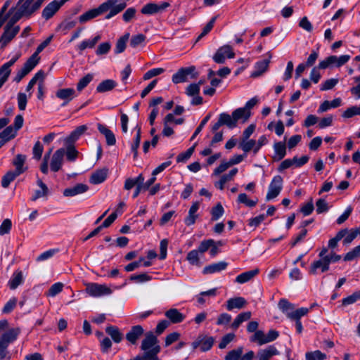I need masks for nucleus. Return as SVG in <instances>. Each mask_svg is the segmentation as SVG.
<instances>
[{
    "instance_id": "f257e3e1",
    "label": "nucleus",
    "mask_w": 360,
    "mask_h": 360,
    "mask_svg": "<svg viewBox=\"0 0 360 360\" xmlns=\"http://www.w3.org/2000/svg\"><path fill=\"white\" fill-rule=\"evenodd\" d=\"M117 0H108L101 4L98 8L91 9L79 17V21L81 23H85L87 21L96 18L101 14L110 10L109 13L105 16L106 19H110L117 13L122 11L127 6L125 2L117 4Z\"/></svg>"
},
{
    "instance_id": "f03ea898",
    "label": "nucleus",
    "mask_w": 360,
    "mask_h": 360,
    "mask_svg": "<svg viewBox=\"0 0 360 360\" xmlns=\"http://www.w3.org/2000/svg\"><path fill=\"white\" fill-rule=\"evenodd\" d=\"M140 349L144 352L143 355L148 360H160L158 354L160 352L161 347L157 336L153 332L149 331L145 334Z\"/></svg>"
},
{
    "instance_id": "7ed1b4c3",
    "label": "nucleus",
    "mask_w": 360,
    "mask_h": 360,
    "mask_svg": "<svg viewBox=\"0 0 360 360\" xmlns=\"http://www.w3.org/2000/svg\"><path fill=\"white\" fill-rule=\"evenodd\" d=\"M20 333L19 328H11L0 336V360H10L11 354L8 348L13 342Z\"/></svg>"
},
{
    "instance_id": "20e7f679",
    "label": "nucleus",
    "mask_w": 360,
    "mask_h": 360,
    "mask_svg": "<svg viewBox=\"0 0 360 360\" xmlns=\"http://www.w3.org/2000/svg\"><path fill=\"white\" fill-rule=\"evenodd\" d=\"M278 307L279 309L290 320L301 318L302 316L307 315L309 311V309L306 307H301L295 309V305L285 298L279 300Z\"/></svg>"
},
{
    "instance_id": "39448f33",
    "label": "nucleus",
    "mask_w": 360,
    "mask_h": 360,
    "mask_svg": "<svg viewBox=\"0 0 360 360\" xmlns=\"http://www.w3.org/2000/svg\"><path fill=\"white\" fill-rule=\"evenodd\" d=\"M214 343V338L204 333L198 335L191 343L193 349H200V352H205L211 349Z\"/></svg>"
},
{
    "instance_id": "423d86ee",
    "label": "nucleus",
    "mask_w": 360,
    "mask_h": 360,
    "mask_svg": "<svg viewBox=\"0 0 360 360\" xmlns=\"http://www.w3.org/2000/svg\"><path fill=\"white\" fill-rule=\"evenodd\" d=\"M86 292L91 297H101L112 293L111 289L105 285L96 283H87L86 285Z\"/></svg>"
},
{
    "instance_id": "0eeeda50",
    "label": "nucleus",
    "mask_w": 360,
    "mask_h": 360,
    "mask_svg": "<svg viewBox=\"0 0 360 360\" xmlns=\"http://www.w3.org/2000/svg\"><path fill=\"white\" fill-rule=\"evenodd\" d=\"M195 71V68L194 66L182 68L179 69L177 72L173 75L172 82L174 84L185 82L187 81L188 75H191V78H195L198 76V73Z\"/></svg>"
},
{
    "instance_id": "6e6552de",
    "label": "nucleus",
    "mask_w": 360,
    "mask_h": 360,
    "mask_svg": "<svg viewBox=\"0 0 360 360\" xmlns=\"http://www.w3.org/2000/svg\"><path fill=\"white\" fill-rule=\"evenodd\" d=\"M283 178L280 175H276L273 178L266 196V200H272L279 195L283 188Z\"/></svg>"
},
{
    "instance_id": "1a4fd4ad",
    "label": "nucleus",
    "mask_w": 360,
    "mask_h": 360,
    "mask_svg": "<svg viewBox=\"0 0 360 360\" xmlns=\"http://www.w3.org/2000/svg\"><path fill=\"white\" fill-rule=\"evenodd\" d=\"M169 6L170 4L166 1L162 2L160 4L150 2L141 8V13L143 15H154L162 13Z\"/></svg>"
},
{
    "instance_id": "9d476101",
    "label": "nucleus",
    "mask_w": 360,
    "mask_h": 360,
    "mask_svg": "<svg viewBox=\"0 0 360 360\" xmlns=\"http://www.w3.org/2000/svg\"><path fill=\"white\" fill-rule=\"evenodd\" d=\"M234 56L235 53L232 47L229 45H224L217 49L213 56V60L218 64H223L226 60V58H233Z\"/></svg>"
},
{
    "instance_id": "9b49d317",
    "label": "nucleus",
    "mask_w": 360,
    "mask_h": 360,
    "mask_svg": "<svg viewBox=\"0 0 360 360\" xmlns=\"http://www.w3.org/2000/svg\"><path fill=\"white\" fill-rule=\"evenodd\" d=\"M20 27H15L6 25L4 31L0 37V48L4 49L19 32Z\"/></svg>"
},
{
    "instance_id": "f8f14e48",
    "label": "nucleus",
    "mask_w": 360,
    "mask_h": 360,
    "mask_svg": "<svg viewBox=\"0 0 360 360\" xmlns=\"http://www.w3.org/2000/svg\"><path fill=\"white\" fill-rule=\"evenodd\" d=\"M143 334V328L141 325H136L132 326L127 333L125 338L130 344L135 345Z\"/></svg>"
},
{
    "instance_id": "ddd939ff",
    "label": "nucleus",
    "mask_w": 360,
    "mask_h": 360,
    "mask_svg": "<svg viewBox=\"0 0 360 360\" xmlns=\"http://www.w3.org/2000/svg\"><path fill=\"white\" fill-rule=\"evenodd\" d=\"M37 1L34 2V0H19L18 3V6H19V9L21 10L24 14H25V17L30 18L35 11H37L39 8L36 7Z\"/></svg>"
},
{
    "instance_id": "4468645a",
    "label": "nucleus",
    "mask_w": 360,
    "mask_h": 360,
    "mask_svg": "<svg viewBox=\"0 0 360 360\" xmlns=\"http://www.w3.org/2000/svg\"><path fill=\"white\" fill-rule=\"evenodd\" d=\"M65 153V148H60L53 153L50 164L51 169L53 172H57L62 167Z\"/></svg>"
},
{
    "instance_id": "2eb2a0df",
    "label": "nucleus",
    "mask_w": 360,
    "mask_h": 360,
    "mask_svg": "<svg viewBox=\"0 0 360 360\" xmlns=\"http://www.w3.org/2000/svg\"><path fill=\"white\" fill-rule=\"evenodd\" d=\"M37 65V63L34 60L29 58L24 63L23 67L18 71L14 78V81L20 82L22 79L30 73Z\"/></svg>"
},
{
    "instance_id": "dca6fc26",
    "label": "nucleus",
    "mask_w": 360,
    "mask_h": 360,
    "mask_svg": "<svg viewBox=\"0 0 360 360\" xmlns=\"http://www.w3.org/2000/svg\"><path fill=\"white\" fill-rule=\"evenodd\" d=\"M279 354V352L274 345H269L264 349H259L257 353V360H271L273 356Z\"/></svg>"
},
{
    "instance_id": "f3484780",
    "label": "nucleus",
    "mask_w": 360,
    "mask_h": 360,
    "mask_svg": "<svg viewBox=\"0 0 360 360\" xmlns=\"http://www.w3.org/2000/svg\"><path fill=\"white\" fill-rule=\"evenodd\" d=\"M56 96L64 101L62 105L65 106L76 96L75 90L72 88L60 89L56 91Z\"/></svg>"
},
{
    "instance_id": "a211bd4d",
    "label": "nucleus",
    "mask_w": 360,
    "mask_h": 360,
    "mask_svg": "<svg viewBox=\"0 0 360 360\" xmlns=\"http://www.w3.org/2000/svg\"><path fill=\"white\" fill-rule=\"evenodd\" d=\"M60 5L58 4V0H54L50 2L42 11L41 16L46 20L51 18L57 11L60 8Z\"/></svg>"
},
{
    "instance_id": "6ab92c4d",
    "label": "nucleus",
    "mask_w": 360,
    "mask_h": 360,
    "mask_svg": "<svg viewBox=\"0 0 360 360\" xmlns=\"http://www.w3.org/2000/svg\"><path fill=\"white\" fill-rule=\"evenodd\" d=\"M89 190V186L84 184H77L73 187L67 188L63 191V195L72 197L78 194L84 193Z\"/></svg>"
},
{
    "instance_id": "aec40b11",
    "label": "nucleus",
    "mask_w": 360,
    "mask_h": 360,
    "mask_svg": "<svg viewBox=\"0 0 360 360\" xmlns=\"http://www.w3.org/2000/svg\"><path fill=\"white\" fill-rule=\"evenodd\" d=\"M98 130L104 135L106 139V143L108 146H114L116 143V139L113 132L106 126L98 123L97 124Z\"/></svg>"
},
{
    "instance_id": "412c9836",
    "label": "nucleus",
    "mask_w": 360,
    "mask_h": 360,
    "mask_svg": "<svg viewBox=\"0 0 360 360\" xmlns=\"http://www.w3.org/2000/svg\"><path fill=\"white\" fill-rule=\"evenodd\" d=\"M329 260L327 257L321 258L311 264L309 273L315 274L318 269H321L322 272H325L329 269Z\"/></svg>"
},
{
    "instance_id": "4be33fe9",
    "label": "nucleus",
    "mask_w": 360,
    "mask_h": 360,
    "mask_svg": "<svg viewBox=\"0 0 360 360\" xmlns=\"http://www.w3.org/2000/svg\"><path fill=\"white\" fill-rule=\"evenodd\" d=\"M108 169L103 168L94 172L90 176L89 181L92 184H99L103 183L107 178Z\"/></svg>"
},
{
    "instance_id": "5701e85b",
    "label": "nucleus",
    "mask_w": 360,
    "mask_h": 360,
    "mask_svg": "<svg viewBox=\"0 0 360 360\" xmlns=\"http://www.w3.org/2000/svg\"><path fill=\"white\" fill-rule=\"evenodd\" d=\"M247 301L242 297L231 298L226 302V309L231 311L234 309H240L245 307Z\"/></svg>"
},
{
    "instance_id": "b1692460",
    "label": "nucleus",
    "mask_w": 360,
    "mask_h": 360,
    "mask_svg": "<svg viewBox=\"0 0 360 360\" xmlns=\"http://www.w3.org/2000/svg\"><path fill=\"white\" fill-rule=\"evenodd\" d=\"M165 315L172 323H179L185 319V315L174 308L167 310Z\"/></svg>"
},
{
    "instance_id": "393cba45",
    "label": "nucleus",
    "mask_w": 360,
    "mask_h": 360,
    "mask_svg": "<svg viewBox=\"0 0 360 360\" xmlns=\"http://www.w3.org/2000/svg\"><path fill=\"white\" fill-rule=\"evenodd\" d=\"M87 127L81 125L77 127L71 134L65 139L66 144H73L86 131Z\"/></svg>"
},
{
    "instance_id": "a878e982",
    "label": "nucleus",
    "mask_w": 360,
    "mask_h": 360,
    "mask_svg": "<svg viewBox=\"0 0 360 360\" xmlns=\"http://www.w3.org/2000/svg\"><path fill=\"white\" fill-rule=\"evenodd\" d=\"M26 160V155L22 154H18L13 160V165L15 167L14 171L17 174L20 175L27 170V167H24V164Z\"/></svg>"
},
{
    "instance_id": "bb28decb",
    "label": "nucleus",
    "mask_w": 360,
    "mask_h": 360,
    "mask_svg": "<svg viewBox=\"0 0 360 360\" xmlns=\"http://www.w3.org/2000/svg\"><path fill=\"white\" fill-rule=\"evenodd\" d=\"M228 264L226 262H219L217 263H214L206 266L203 270L202 273L204 274H211L217 272H219L226 269Z\"/></svg>"
},
{
    "instance_id": "cd10ccee",
    "label": "nucleus",
    "mask_w": 360,
    "mask_h": 360,
    "mask_svg": "<svg viewBox=\"0 0 360 360\" xmlns=\"http://www.w3.org/2000/svg\"><path fill=\"white\" fill-rule=\"evenodd\" d=\"M275 155L274 160L279 161L282 160L286 155V146L285 142H276L274 145Z\"/></svg>"
},
{
    "instance_id": "c85d7f7f",
    "label": "nucleus",
    "mask_w": 360,
    "mask_h": 360,
    "mask_svg": "<svg viewBox=\"0 0 360 360\" xmlns=\"http://www.w3.org/2000/svg\"><path fill=\"white\" fill-rule=\"evenodd\" d=\"M37 185L40 187L41 190H37L34 192V194L31 198L32 201H36L38 198L46 197L48 195L49 193V188L42 181L41 179H38L37 181Z\"/></svg>"
},
{
    "instance_id": "c756f323",
    "label": "nucleus",
    "mask_w": 360,
    "mask_h": 360,
    "mask_svg": "<svg viewBox=\"0 0 360 360\" xmlns=\"http://www.w3.org/2000/svg\"><path fill=\"white\" fill-rule=\"evenodd\" d=\"M259 274V269H255L253 270L243 272L236 278V282L243 284L252 280L255 276Z\"/></svg>"
},
{
    "instance_id": "7c9ffc66",
    "label": "nucleus",
    "mask_w": 360,
    "mask_h": 360,
    "mask_svg": "<svg viewBox=\"0 0 360 360\" xmlns=\"http://www.w3.org/2000/svg\"><path fill=\"white\" fill-rule=\"evenodd\" d=\"M105 333L111 337L115 343H120L123 340V334L117 326H108L105 328Z\"/></svg>"
},
{
    "instance_id": "2f4dec72",
    "label": "nucleus",
    "mask_w": 360,
    "mask_h": 360,
    "mask_svg": "<svg viewBox=\"0 0 360 360\" xmlns=\"http://www.w3.org/2000/svg\"><path fill=\"white\" fill-rule=\"evenodd\" d=\"M232 115L236 124H237V122L240 120L243 122H247L251 116V112H247L243 108H240L235 110L232 112Z\"/></svg>"
},
{
    "instance_id": "473e14b6",
    "label": "nucleus",
    "mask_w": 360,
    "mask_h": 360,
    "mask_svg": "<svg viewBox=\"0 0 360 360\" xmlns=\"http://www.w3.org/2000/svg\"><path fill=\"white\" fill-rule=\"evenodd\" d=\"M238 173V169L233 168L232 169L229 174H224L221 176V179L219 181L215 183V186L218 188L220 190H223L224 187V184L227 182L231 181L233 177Z\"/></svg>"
},
{
    "instance_id": "72a5a7b5",
    "label": "nucleus",
    "mask_w": 360,
    "mask_h": 360,
    "mask_svg": "<svg viewBox=\"0 0 360 360\" xmlns=\"http://www.w3.org/2000/svg\"><path fill=\"white\" fill-rule=\"evenodd\" d=\"M117 86V82L113 79H105L102 81L96 87L99 93H104L112 90Z\"/></svg>"
},
{
    "instance_id": "f704fd0d",
    "label": "nucleus",
    "mask_w": 360,
    "mask_h": 360,
    "mask_svg": "<svg viewBox=\"0 0 360 360\" xmlns=\"http://www.w3.org/2000/svg\"><path fill=\"white\" fill-rule=\"evenodd\" d=\"M23 281V275L21 271H15L12 278L8 282L9 288L11 290L17 288Z\"/></svg>"
},
{
    "instance_id": "c9c22d12",
    "label": "nucleus",
    "mask_w": 360,
    "mask_h": 360,
    "mask_svg": "<svg viewBox=\"0 0 360 360\" xmlns=\"http://www.w3.org/2000/svg\"><path fill=\"white\" fill-rule=\"evenodd\" d=\"M252 313L251 311H245L239 314L236 318L234 319L233 322L231 324V328L233 330L238 329L240 325L251 318Z\"/></svg>"
},
{
    "instance_id": "e433bc0d",
    "label": "nucleus",
    "mask_w": 360,
    "mask_h": 360,
    "mask_svg": "<svg viewBox=\"0 0 360 360\" xmlns=\"http://www.w3.org/2000/svg\"><path fill=\"white\" fill-rule=\"evenodd\" d=\"M269 60L265 59L260 61H258L255 65V70L252 73L251 76L252 77H257L261 75L263 72H264L269 66Z\"/></svg>"
},
{
    "instance_id": "4c0bfd02",
    "label": "nucleus",
    "mask_w": 360,
    "mask_h": 360,
    "mask_svg": "<svg viewBox=\"0 0 360 360\" xmlns=\"http://www.w3.org/2000/svg\"><path fill=\"white\" fill-rule=\"evenodd\" d=\"M17 134L16 129H14L13 127L10 125L6 127L0 133V139L4 140L6 143L10 140L14 139Z\"/></svg>"
},
{
    "instance_id": "58836bf2",
    "label": "nucleus",
    "mask_w": 360,
    "mask_h": 360,
    "mask_svg": "<svg viewBox=\"0 0 360 360\" xmlns=\"http://www.w3.org/2000/svg\"><path fill=\"white\" fill-rule=\"evenodd\" d=\"M174 120V115L172 113L167 114L164 119V129L162 130V135L165 136H170L174 134V130L168 125V123L172 122Z\"/></svg>"
},
{
    "instance_id": "ea45409f",
    "label": "nucleus",
    "mask_w": 360,
    "mask_h": 360,
    "mask_svg": "<svg viewBox=\"0 0 360 360\" xmlns=\"http://www.w3.org/2000/svg\"><path fill=\"white\" fill-rule=\"evenodd\" d=\"M219 119L220 120L222 125H226L230 129H233L236 127V124L232 115H230L228 113L222 112L219 115Z\"/></svg>"
},
{
    "instance_id": "a19ab883",
    "label": "nucleus",
    "mask_w": 360,
    "mask_h": 360,
    "mask_svg": "<svg viewBox=\"0 0 360 360\" xmlns=\"http://www.w3.org/2000/svg\"><path fill=\"white\" fill-rule=\"evenodd\" d=\"M53 35L49 36L46 40L41 43L37 48L36 51L30 57L31 59L34 60L37 63H39V58L38 54L41 53L51 41Z\"/></svg>"
},
{
    "instance_id": "79ce46f5",
    "label": "nucleus",
    "mask_w": 360,
    "mask_h": 360,
    "mask_svg": "<svg viewBox=\"0 0 360 360\" xmlns=\"http://www.w3.org/2000/svg\"><path fill=\"white\" fill-rule=\"evenodd\" d=\"M137 131H136V134L134 139V141H133V143H131V152L134 153V158L136 159L137 158V155H138V148L140 146V142H141V127H136Z\"/></svg>"
},
{
    "instance_id": "37998d69",
    "label": "nucleus",
    "mask_w": 360,
    "mask_h": 360,
    "mask_svg": "<svg viewBox=\"0 0 360 360\" xmlns=\"http://www.w3.org/2000/svg\"><path fill=\"white\" fill-rule=\"evenodd\" d=\"M347 233H348L347 229H341L340 231H339L334 238L329 240L328 248H332V249L336 248L338 245V243L340 240H342L346 236V234Z\"/></svg>"
},
{
    "instance_id": "c03bdc74",
    "label": "nucleus",
    "mask_w": 360,
    "mask_h": 360,
    "mask_svg": "<svg viewBox=\"0 0 360 360\" xmlns=\"http://www.w3.org/2000/svg\"><path fill=\"white\" fill-rule=\"evenodd\" d=\"M144 181V177L142 174H140L136 178L132 179V178H128L125 180L124 182V189L126 190H130L134 186H136L138 184H140L142 183V181Z\"/></svg>"
},
{
    "instance_id": "a18cd8bd",
    "label": "nucleus",
    "mask_w": 360,
    "mask_h": 360,
    "mask_svg": "<svg viewBox=\"0 0 360 360\" xmlns=\"http://www.w3.org/2000/svg\"><path fill=\"white\" fill-rule=\"evenodd\" d=\"M129 37V33H126L124 36L120 37L116 44L115 53L118 54L122 53L126 48V43Z\"/></svg>"
},
{
    "instance_id": "49530a36",
    "label": "nucleus",
    "mask_w": 360,
    "mask_h": 360,
    "mask_svg": "<svg viewBox=\"0 0 360 360\" xmlns=\"http://www.w3.org/2000/svg\"><path fill=\"white\" fill-rule=\"evenodd\" d=\"M100 39L101 36L97 35L95 37H94L91 40L83 41L78 45V49L82 52L87 48L91 49L95 46V45Z\"/></svg>"
},
{
    "instance_id": "de8ad7c7",
    "label": "nucleus",
    "mask_w": 360,
    "mask_h": 360,
    "mask_svg": "<svg viewBox=\"0 0 360 360\" xmlns=\"http://www.w3.org/2000/svg\"><path fill=\"white\" fill-rule=\"evenodd\" d=\"M129 280L135 283H142L151 281L152 276L148 275L147 273H142L140 274H132L129 276Z\"/></svg>"
},
{
    "instance_id": "09e8293b",
    "label": "nucleus",
    "mask_w": 360,
    "mask_h": 360,
    "mask_svg": "<svg viewBox=\"0 0 360 360\" xmlns=\"http://www.w3.org/2000/svg\"><path fill=\"white\" fill-rule=\"evenodd\" d=\"M243 352V347L229 351L224 357L225 360H240Z\"/></svg>"
},
{
    "instance_id": "8fccbe9b",
    "label": "nucleus",
    "mask_w": 360,
    "mask_h": 360,
    "mask_svg": "<svg viewBox=\"0 0 360 360\" xmlns=\"http://www.w3.org/2000/svg\"><path fill=\"white\" fill-rule=\"evenodd\" d=\"M44 77L45 75L43 70L38 71L29 82L26 88V91H30L38 80H40L39 82H44Z\"/></svg>"
},
{
    "instance_id": "3c124183",
    "label": "nucleus",
    "mask_w": 360,
    "mask_h": 360,
    "mask_svg": "<svg viewBox=\"0 0 360 360\" xmlns=\"http://www.w3.org/2000/svg\"><path fill=\"white\" fill-rule=\"evenodd\" d=\"M19 174H17L14 171L8 172L3 177L1 180V186L4 188H7L10 185V184L14 181V179L18 176Z\"/></svg>"
},
{
    "instance_id": "603ef678",
    "label": "nucleus",
    "mask_w": 360,
    "mask_h": 360,
    "mask_svg": "<svg viewBox=\"0 0 360 360\" xmlns=\"http://www.w3.org/2000/svg\"><path fill=\"white\" fill-rule=\"evenodd\" d=\"M67 145V150L65 155H66V158L68 161L73 162L77 159L79 152L77 150L73 144Z\"/></svg>"
},
{
    "instance_id": "864d4df0",
    "label": "nucleus",
    "mask_w": 360,
    "mask_h": 360,
    "mask_svg": "<svg viewBox=\"0 0 360 360\" xmlns=\"http://www.w3.org/2000/svg\"><path fill=\"white\" fill-rule=\"evenodd\" d=\"M250 341L257 342L259 345L266 344V335L262 330H257L250 338Z\"/></svg>"
},
{
    "instance_id": "5fc2aeb1",
    "label": "nucleus",
    "mask_w": 360,
    "mask_h": 360,
    "mask_svg": "<svg viewBox=\"0 0 360 360\" xmlns=\"http://www.w3.org/2000/svg\"><path fill=\"white\" fill-rule=\"evenodd\" d=\"M199 251L193 250L190 251L186 256V259L192 265H200Z\"/></svg>"
},
{
    "instance_id": "6e6d98bb",
    "label": "nucleus",
    "mask_w": 360,
    "mask_h": 360,
    "mask_svg": "<svg viewBox=\"0 0 360 360\" xmlns=\"http://www.w3.org/2000/svg\"><path fill=\"white\" fill-rule=\"evenodd\" d=\"M238 202L243 203L248 207H253L257 205L258 200L257 198L256 200H250L245 193H240L238 195Z\"/></svg>"
},
{
    "instance_id": "4d7b16f0",
    "label": "nucleus",
    "mask_w": 360,
    "mask_h": 360,
    "mask_svg": "<svg viewBox=\"0 0 360 360\" xmlns=\"http://www.w3.org/2000/svg\"><path fill=\"white\" fill-rule=\"evenodd\" d=\"M305 357L306 360H324L326 359V355L320 350H316L314 352H307Z\"/></svg>"
},
{
    "instance_id": "13d9d810",
    "label": "nucleus",
    "mask_w": 360,
    "mask_h": 360,
    "mask_svg": "<svg viewBox=\"0 0 360 360\" xmlns=\"http://www.w3.org/2000/svg\"><path fill=\"white\" fill-rule=\"evenodd\" d=\"M224 213V210L221 203H218L211 210L212 220H218Z\"/></svg>"
},
{
    "instance_id": "bf43d9fd",
    "label": "nucleus",
    "mask_w": 360,
    "mask_h": 360,
    "mask_svg": "<svg viewBox=\"0 0 360 360\" xmlns=\"http://www.w3.org/2000/svg\"><path fill=\"white\" fill-rule=\"evenodd\" d=\"M359 300H360V290L355 291L351 295L344 298L342 301V304L343 306H347L356 302Z\"/></svg>"
},
{
    "instance_id": "052dcab7",
    "label": "nucleus",
    "mask_w": 360,
    "mask_h": 360,
    "mask_svg": "<svg viewBox=\"0 0 360 360\" xmlns=\"http://www.w3.org/2000/svg\"><path fill=\"white\" fill-rule=\"evenodd\" d=\"M217 20V16H214L212 19L207 23V25L204 27L201 34L198 37L196 41H199L203 37L207 35L213 28L214 24Z\"/></svg>"
},
{
    "instance_id": "680f3d73",
    "label": "nucleus",
    "mask_w": 360,
    "mask_h": 360,
    "mask_svg": "<svg viewBox=\"0 0 360 360\" xmlns=\"http://www.w3.org/2000/svg\"><path fill=\"white\" fill-rule=\"evenodd\" d=\"M93 79V75L91 74H87L79 79L77 84V89L79 91L83 90Z\"/></svg>"
},
{
    "instance_id": "e2e57ef3",
    "label": "nucleus",
    "mask_w": 360,
    "mask_h": 360,
    "mask_svg": "<svg viewBox=\"0 0 360 360\" xmlns=\"http://www.w3.org/2000/svg\"><path fill=\"white\" fill-rule=\"evenodd\" d=\"M195 145L189 148L186 152L181 153L176 157L177 162H184L188 160L194 152Z\"/></svg>"
},
{
    "instance_id": "0e129e2a",
    "label": "nucleus",
    "mask_w": 360,
    "mask_h": 360,
    "mask_svg": "<svg viewBox=\"0 0 360 360\" xmlns=\"http://www.w3.org/2000/svg\"><path fill=\"white\" fill-rule=\"evenodd\" d=\"M339 80L337 78H332L326 80L322 83L320 87L321 91H328L332 89L338 83Z\"/></svg>"
},
{
    "instance_id": "69168bd1",
    "label": "nucleus",
    "mask_w": 360,
    "mask_h": 360,
    "mask_svg": "<svg viewBox=\"0 0 360 360\" xmlns=\"http://www.w3.org/2000/svg\"><path fill=\"white\" fill-rule=\"evenodd\" d=\"M360 256V245L353 248L351 251L348 252L344 257L345 261H352Z\"/></svg>"
},
{
    "instance_id": "338daca9",
    "label": "nucleus",
    "mask_w": 360,
    "mask_h": 360,
    "mask_svg": "<svg viewBox=\"0 0 360 360\" xmlns=\"http://www.w3.org/2000/svg\"><path fill=\"white\" fill-rule=\"evenodd\" d=\"M146 36L143 34H139L132 36L130 40V46L133 48L137 47L139 45L143 43L146 40Z\"/></svg>"
},
{
    "instance_id": "774afa93",
    "label": "nucleus",
    "mask_w": 360,
    "mask_h": 360,
    "mask_svg": "<svg viewBox=\"0 0 360 360\" xmlns=\"http://www.w3.org/2000/svg\"><path fill=\"white\" fill-rule=\"evenodd\" d=\"M360 115V105L352 106L347 108L342 114V117L345 118H350L354 115Z\"/></svg>"
}]
</instances>
